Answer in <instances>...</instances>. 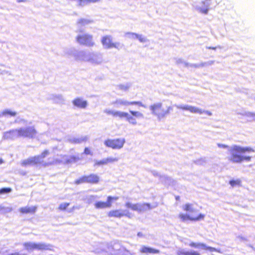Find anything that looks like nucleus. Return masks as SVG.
<instances>
[{"label": "nucleus", "mask_w": 255, "mask_h": 255, "mask_svg": "<svg viewBox=\"0 0 255 255\" xmlns=\"http://www.w3.org/2000/svg\"><path fill=\"white\" fill-rule=\"evenodd\" d=\"M50 152L48 149L44 150L40 155L30 157L27 159L21 161V165L23 166H31L41 164L43 167H47L61 162V160L54 157L48 158L47 161L43 162L42 159L46 157L50 154Z\"/></svg>", "instance_id": "f257e3e1"}, {"label": "nucleus", "mask_w": 255, "mask_h": 255, "mask_svg": "<svg viewBox=\"0 0 255 255\" xmlns=\"http://www.w3.org/2000/svg\"><path fill=\"white\" fill-rule=\"evenodd\" d=\"M254 150L249 147H241L238 145H234L229 150L230 156L228 160L232 163H241L243 161H249L251 157L249 156H243L242 154L246 152L253 151Z\"/></svg>", "instance_id": "f03ea898"}, {"label": "nucleus", "mask_w": 255, "mask_h": 255, "mask_svg": "<svg viewBox=\"0 0 255 255\" xmlns=\"http://www.w3.org/2000/svg\"><path fill=\"white\" fill-rule=\"evenodd\" d=\"M149 109L153 115L160 120L169 115L173 108L171 106H164L161 103H157L150 106Z\"/></svg>", "instance_id": "7ed1b4c3"}, {"label": "nucleus", "mask_w": 255, "mask_h": 255, "mask_svg": "<svg viewBox=\"0 0 255 255\" xmlns=\"http://www.w3.org/2000/svg\"><path fill=\"white\" fill-rule=\"evenodd\" d=\"M15 132L18 137L31 139L35 138L37 134V131L34 126L27 127L25 128H20L16 129Z\"/></svg>", "instance_id": "20e7f679"}, {"label": "nucleus", "mask_w": 255, "mask_h": 255, "mask_svg": "<svg viewBox=\"0 0 255 255\" xmlns=\"http://www.w3.org/2000/svg\"><path fill=\"white\" fill-rule=\"evenodd\" d=\"M25 249L28 251L37 250L44 251L51 250V246L43 243L25 242L23 244Z\"/></svg>", "instance_id": "39448f33"}, {"label": "nucleus", "mask_w": 255, "mask_h": 255, "mask_svg": "<svg viewBox=\"0 0 255 255\" xmlns=\"http://www.w3.org/2000/svg\"><path fill=\"white\" fill-rule=\"evenodd\" d=\"M125 142L124 138H108L104 141V144L108 147L114 149H119L124 146Z\"/></svg>", "instance_id": "423d86ee"}, {"label": "nucleus", "mask_w": 255, "mask_h": 255, "mask_svg": "<svg viewBox=\"0 0 255 255\" xmlns=\"http://www.w3.org/2000/svg\"><path fill=\"white\" fill-rule=\"evenodd\" d=\"M122 115L121 119L125 118L128 123L133 125L136 124L137 119L143 117V114L138 111H129V113L123 112Z\"/></svg>", "instance_id": "0eeeda50"}, {"label": "nucleus", "mask_w": 255, "mask_h": 255, "mask_svg": "<svg viewBox=\"0 0 255 255\" xmlns=\"http://www.w3.org/2000/svg\"><path fill=\"white\" fill-rule=\"evenodd\" d=\"M125 205L127 208L138 212H145L152 208L151 205L147 203L132 204L130 202H127Z\"/></svg>", "instance_id": "6e6552de"}, {"label": "nucleus", "mask_w": 255, "mask_h": 255, "mask_svg": "<svg viewBox=\"0 0 255 255\" xmlns=\"http://www.w3.org/2000/svg\"><path fill=\"white\" fill-rule=\"evenodd\" d=\"M77 42L82 45L92 47L94 45L92 35L85 34L79 35L76 37Z\"/></svg>", "instance_id": "1a4fd4ad"}, {"label": "nucleus", "mask_w": 255, "mask_h": 255, "mask_svg": "<svg viewBox=\"0 0 255 255\" xmlns=\"http://www.w3.org/2000/svg\"><path fill=\"white\" fill-rule=\"evenodd\" d=\"M119 199V197L118 196H109L107 197L106 202L98 201L95 203L94 206L96 209H98L109 208L112 207V204Z\"/></svg>", "instance_id": "9d476101"}, {"label": "nucleus", "mask_w": 255, "mask_h": 255, "mask_svg": "<svg viewBox=\"0 0 255 255\" xmlns=\"http://www.w3.org/2000/svg\"><path fill=\"white\" fill-rule=\"evenodd\" d=\"M205 215L204 214L200 213L197 215H190L186 214L181 213L178 215L179 218L182 222H186L190 221L192 222H196L204 219Z\"/></svg>", "instance_id": "9b49d317"}, {"label": "nucleus", "mask_w": 255, "mask_h": 255, "mask_svg": "<svg viewBox=\"0 0 255 255\" xmlns=\"http://www.w3.org/2000/svg\"><path fill=\"white\" fill-rule=\"evenodd\" d=\"M107 216L109 218H121L123 217H127L128 218H131L132 217L131 214L129 212L124 213V211L118 209L110 211L108 212Z\"/></svg>", "instance_id": "f8f14e48"}, {"label": "nucleus", "mask_w": 255, "mask_h": 255, "mask_svg": "<svg viewBox=\"0 0 255 255\" xmlns=\"http://www.w3.org/2000/svg\"><path fill=\"white\" fill-rule=\"evenodd\" d=\"M101 42L103 45L107 48H118L120 45L119 43H114L113 41V38L111 35H105L103 36L101 39Z\"/></svg>", "instance_id": "ddd939ff"}, {"label": "nucleus", "mask_w": 255, "mask_h": 255, "mask_svg": "<svg viewBox=\"0 0 255 255\" xmlns=\"http://www.w3.org/2000/svg\"><path fill=\"white\" fill-rule=\"evenodd\" d=\"M211 0H205L201 2L197 3L194 5L195 8L204 14H208L209 9V6L210 5L209 2Z\"/></svg>", "instance_id": "4468645a"}, {"label": "nucleus", "mask_w": 255, "mask_h": 255, "mask_svg": "<svg viewBox=\"0 0 255 255\" xmlns=\"http://www.w3.org/2000/svg\"><path fill=\"white\" fill-rule=\"evenodd\" d=\"M189 246L191 248H202L206 250H208L210 252H218V251L215 248L211 247H208L203 243H196L192 242L189 243Z\"/></svg>", "instance_id": "2eb2a0df"}, {"label": "nucleus", "mask_w": 255, "mask_h": 255, "mask_svg": "<svg viewBox=\"0 0 255 255\" xmlns=\"http://www.w3.org/2000/svg\"><path fill=\"white\" fill-rule=\"evenodd\" d=\"M73 104L77 108L85 109L87 106V102L80 98H76L72 101Z\"/></svg>", "instance_id": "dca6fc26"}, {"label": "nucleus", "mask_w": 255, "mask_h": 255, "mask_svg": "<svg viewBox=\"0 0 255 255\" xmlns=\"http://www.w3.org/2000/svg\"><path fill=\"white\" fill-rule=\"evenodd\" d=\"M37 209L36 206L23 207L19 209V211L22 214H34Z\"/></svg>", "instance_id": "f3484780"}, {"label": "nucleus", "mask_w": 255, "mask_h": 255, "mask_svg": "<svg viewBox=\"0 0 255 255\" xmlns=\"http://www.w3.org/2000/svg\"><path fill=\"white\" fill-rule=\"evenodd\" d=\"M140 252L142 254H156L160 253L159 250L153 249L150 247L142 246L140 249Z\"/></svg>", "instance_id": "a211bd4d"}, {"label": "nucleus", "mask_w": 255, "mask_h": 255, "mask_svg": "<svg viewBox=\"0 0 255 255\" xmlns=\"http://www.w3.org/2000/svg\"><path fill=\"white\" fill-rule=\"evenodd\" d=\"M87 176L88 177L89 184H98L100 181V177L96 174H90L87 175Z\"/></svg>", "instance_id": "6ab92c4d"}, {"label": "nucleus", "mask_w": 255, "mask_h": 255, "mask_svg": "<svg viewBox=\"0 0 255 255\" xmlns=\"http://www.w3.org/2000/svg\"><path fill=\"white\" fill-rule=\"evenodd\" d=\"M115 104L120 105H124V106H128V105H138V106H141L142 103L141 102L139 101H133V102H128L125 101H120V100H117L115 102Z\"/></svg>", "instance_id": "aec40b11"}, {"label": "nucleus", "mask_w": 255, "mask_h": 255, "mask_svg": "<svg viewBox=\"0 0 255 255\" xmlns=\"http://www.w3.org/2000/svg\"><path fill=\"white\" fill-rule=\"evenodd\" d=\"M123 112L120 111H114L110 110H106L104 111V113L109 115H112L113 117L117 118L118 117L120 119L122 118V114Z\"/></svg>", "instance_id": "412c9836"}, {"label": "nucleus", "mask_w": 255, "mask_h": 255, "mask_svg": "<svg viewBox=\"0 0 255 255\" xmlns=\"http://www.w3.org/2000/svg\"><path fill=\"white\" fill-rule=\"evenodd\" d=\"M177 255H201L199 252L195 251H179L177 253Z\"/></svg>", "instance_id": "4be33fe9"}, {"label": "nucleus", "mask_w": 255, "mask_h": 255, "mask_svg": "<svg viewBox=\"0 0 255 255\" xmlns=\"http://www.w3.org/2000/svg\"><path fill=\"white\" fill-rule=\"evenodd\" d=\"M75 184H81L83 183H89L88 177L87 176V175H83L80 177L79 178L76 179L75 182Z\"/></svg>", "instance_id": "5701e85b"}, {"label": "nucleus", "mask_w": 255, "mask_h": 255, "mask_svg": "<svg viewBox=\"0 0 255 255\" xmlns=\"http://www.w3.org/2000/svg\"><path fill=\"white\" fill-rule=\"evenodd\" d=\"M183 210L187 212L195 213L196 211L194 210L193 205L190 203L185 204L183 207Z\"/></svg>", "instance_id": "b1692460"}, {"label": "nucleus", "mask_w": 255, "mask_h": 255, "mask_svg": "<svg viewBox=\"0 0 255 255\" xmlns=\"http://www.w3.org/2000/svg\"><path fill=\"white\" fill-rule=\"evenodd\" d=\"M241 183L242 181L240 179H232L229 181V184L231 185L232 187L241 186Z\"/></svg>", "instance_id": "393cba45"}, {"label": "nucleus", "mask_w": 255, "mask_h": 255, "mask_svg": "<svg viewBox=\"0 0 255 255\" xmlns=\"http://www.w3.org/2000/svg\"><path fill=\"white\" fill-rule=\"evenodd\" d=\"M1 115L5 117H14L16 115V113L9 110H5L2 112Z\"/></svg>", "instance_id": "a878e982"}, {"label": "nucleus", "mask_w": 255, "mask_h": 255, "mask_svg": "<svg viewBox=\"0 0 255 255\" xmlns=\"http://www.w3.org/2000/svg\"><path fill=\"white\" fill-rule=\"evenodd\" d=\"M80 157L76 155H72L70 156L66 160V163H71L73 162H75L80 160Z\"/></svg>", "instance_id": "bb28decb"}, {"label": "nucleus", "mask_w": 255, "mask_h": 255, "mask_svg": "<svg viewBox=\"0 0 255 255\" xmlns=\"http://www.w3.org/2000/svg\"><path fill=\"white\" fill-rule=\"evenodd\" d=\"M189 111L192 113H199L200 114L204 113V111L202 110L191 106H190Z\"/></svg>", "instance_id": "cd10ccee"}, {"label": "nucleus", "mask_w": 255, "mask_h": 255, "mask_svg": "<svg viewBox=\"0 0 255 255\" xmlns=\"http://www.w3.org/2000/svg\"><path fill=\"white\" fill-rule=\"evenodd\" d=\"M128 34L131 35L132 36H135V37L137 38L141 42H144L146 41V38L141 35H139L134 33H128Z\"/></svg>", "instance_id": "c85d7f7f"}, {"label": "nucleus", "mask_w": 255, "mask_h": 255, "mask_svg": "<svg viewBox=\"0 0 255 255\" xmlns=\"http://www.w3.org/2000/svg\"><path fill=\"white\" fill-rule=\"evenodd\" d=\"M69 203H63L59 205L58 209L60 211H65L66 210L67 207L69 206Z\"/></svg>", "instance_id": "c756f323"}, {"label": "nucleus", "mask_w": 255, "mask_h": 255, "mask_svg": "<svg viewBox=\"0 0 255 255\" xmlns=\"http://www.w3.org/2000/svg\"><path fill=\"white\" fill-rule=\"evenodd\" d=\"M118 160L119 158L116 157H107L105 158V161H106L107 164L117 162L118 161Z\"/></svg>", "instance_id": "7c9ffc66"}, {"label": "nucleus", "mask_w": 255, "mask_h": 255, "mask_svg": "<svg viewBox=\"0 0 255 255\" xmlns=\"http://www.w3.org/2000/svg\"><path fill=\"white\" fill-rule=\"evenodd\" d=\"M11 191V189L9 187H5L0 189V194L8 193Z\"/></svg>", "instance_id": "2f4dec72"}, {"label": "nucleus", "mask_w": 255, "mask_h": 255, "mask_svg": "<svg viewBox=\"0 0 255 255\" xmlns=\"http://www.w3.org/2000/svg\"><path fill=\"white\" fill-rule=\"evenodd\" d=\"M87 140V137H85L84 138H77V139H74L73 140V143H81L82 142H83V141H85Z\"/></svg>", "instance_id": "473e14b6"}, {"label": "nucleus", "mask_w": 255, "mask_h": 255, "mask_svg": "<svg viewBox=\"0 0 255 255\" xmlns=\"http://www.w3.org/2000/svg\"><path fill=\"white\" fill-rule=\"evenodd\" d=\"M83 153L85 155H93V151L92 149L89 147H85L84 148Z\"/></svg>", "instance_id": "72a5a7b5"}, {"label": "nucleus", "mask_w": 255, "mask_h": 255, "mask_svg": "<svg viewBox=\"0 0 255 255\" xmlns=\"http://www.w3.org/2000/svg\"><path fill=\"white\" fill-rule=\"evenodd\" d=\"M106 161H105V159L97 161L95 163V166H100V165H106Z\"/></svg>", "instance_id": "f704fd0d"}, {"label": "nucleus", "mask_w": 255, "mask_h": 255, "mask_svg": "<svg viewBox=\"0 0 255 255\" xmlns=\"http://www.w3.org/2000/svg\"><path fill=\"white\" fill-rule=\"evenodd\" d=\"M190 106H178V108L182 110L189 111Z\"/></svg>", "instance_id": "c9c22d12"}, {"label": "nucleus", "mask_w": 255, "mask_h": 255, "mask_svg": "<svg viewBox=\"0 0 255 255\" xmlns=\"http://www.w3.org/2000/svg\"><path fill=\"white\" fill-rule=\"evenodd\" d=\"M99 0H84L83 2L86 4H88L91 2H96Z\"/></svg>", "instance_id": "e433bc0d"}, {"label": "nucleus", "mask_w": 255, "mask_h": 255, "mask_svg": "<svg viewBox=\"0 0 255 255\" xmlns=\"http://www.w3.org/2000/svg\"><path fill=\"white\" fill-rule=\"evenodd\" d=\"M218 146L219 147L224 148H227L229 147V146L227 145H225V144H220V143L218 144Z\"/></svg>", "instance_id": "4c0bfd02"}, {"label": "nucleus", "mask_w": 255, "mask_h": 255, "mask_svg": "<svg viewBox=\"0 0 255 255\" xmlns=\"http://www.w3.org/2000/svg\"><path fill=\"white\" fill-rule=\"evenodd\" d=\"M120 89L121 90L126 91L128 89V86L121 85L120 86Z\"/></svg>", "instance_id": "58836bf2"}, {"label": "nucleus", "mask_w": 255, "mask_h": 255, "mask_svg": "<svg viewBox=\"0 0 255 255\" xmlns=\"http://www.w3.org/2000/svg\"><path fill=\"white\" fill-rule=\"evenodd\" d=\"M207 49H212V50H216L217 49V47H207Z\"/></svg>", "instance_id": "ea45409f"}, {"label": "nucleus", "mask_w": 255, "mask_h": 255, "mask_svg": "<svg viewBox=\"0 0 255 255\" xmlns=\"http://www.w3.org/2000/svg\"><path fill=\"white\" fill-rule=\"evenodd\" d=\"M16 1L17 2L19 3L21 2H26L27 0H17Z\"/></svg>", "instance_id": "a19ab883"}, {"label": "nucleus", "mask_w": 255, "mask_h": 255, "mask_svg": "<svg viewBox=\"0 0 255 255\" xmlns=\"http://www.w3.org/2000/svg\"><path fill=\"white\" fill-rule=\"evenodd\" d=\"M205 113H206L207 115L211 116L212 115V113L210 112L206 111L205 112Z\"/></svg>", "instance_id": "79ce46f5"}, {"label": "nucleus", "mask_w": 255, "mask_h": 255, "mask_svg": "<svg viewBox=\"0 0 255 255\" xmlns=\"http://www.w3.org/2000/svg\"><path fill=\"white\" fill-rule=\"evenodd\" d=\"M175 199L176 200H179L180 199V197L179 196H176Z\"/></svg>", "instance_id": "37998d69"}, {"label": "nucleus", "mask_w": 255, "mask_h": 255, "mask_svg": "<svg viewBox=\"0 0 255 255\" xmlns=\"http://www.w3.org/2000/svg\"><path fill=\"white\" fill-rule=\"evenodd\" d=\"M220 0H216V1H215V4L218 3L219 1H220Z\"/></svg>", "instance_id": "c03bdc74"}, {"label": "nucleus", "mask_w": 255, "mask_h": 255, "mask_svg": "<svg viewBox=\"0 0 255 255\" xmlns=\"http://www.w3.org/2000/svg\"><path fill=\"white\" fill-rule=\"evenodd\" d=\"M3 162V161L1 159H0V164H1Z\"/></svg>", "instance_id": "a18cd8bd"}]
</instances>
